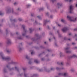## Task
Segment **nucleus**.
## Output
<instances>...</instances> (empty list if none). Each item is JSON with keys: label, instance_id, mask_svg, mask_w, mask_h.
Wrapping results in <instances>:
<instances>
[{"label": "nucleus", "instance_id": "f257e3e1", "mask_svg": "<svg viewBox=\"0 0 77 77\" xmlns=\"http://www.w3.org/2000/svg\"><path fill=\"white\" fill-rule=\"evenodd\" d=\"M0 56L2 57L3 60H6V61H9L11 60V58L9 56L5 57L3 52L0 53Z\"/></svg>", "mask_w": 77, "mask_h": 77}, {"label": "nucleus", "instance_id": "f03ea898", "mask_svg": "<svg viewBox=\"0 0 77 77\" xmlns=\"http://www.w3.org/2000/svg\"><path fill=\"white\" fill-rule=\"evenodd\" d=\"M14 63V62L11 61V62L8 63V65L6 66L7 68H8L9 71H12V70H14V67H12V68H11L9 66L10 65H11V64H13Z\"/></svg>", "mask_w": 77, "mask_h": 77}, {"label": "nucleus", "instance_id": "7ed1b4c3", "mask_svg": "<svg viewBox=\"0 0 77 77\" xmlns=\"http://www.w3.org/2000/svg\"><path fill=\"white\" fill-rule=\"evenodd\" d=\"M67 18L69 20L71 21H73V22H75L77 21V17L76 18H74L72 17H70L69 16H67Z\"/></svg>", "mask_w": 77, "mask_h": 77}, {"label": "nucleus", "instance_id": "20e7f679", "mask_svg": "<svg viewBox=\"0 0 77 77\" xmlns=\"http://www.w3.org/2000/svg\"><path fill=\"white\" fill-rule=\"evenodd\" d=\"M39 71V72H43V71H44L45 72H50V71L49 70H48L47 69V68L45 67H44V70H43L42 69H40L38 70Z\"/></svg>", "mask_w": 77, "mask_h": 77}, {"label": "nucleus", "instance_id": "39448f33", "mask_svg": "<svg viewBox=\"0 0 77 77\" xmlns=\"http://www.w3.org/2000/svg\"><path fill=\"white\" fill-rule=\"evenodd\" d=\"M59 75H63L64 77H67L68 76V73H60L58 74Z\"/></svg>", "mask_w": 77, "mask_h": 77}, {"label": "nucleus", "instance_id": "423d86ee", "mask_svg": "<svg viewBox=\"0 0 77 77\" xmlns=\"http://www.w3.org/2000/svg\"><path fill=\"white\" fill-rule=\"evenodd\" d=\"M22 27H23V29L25 32V33H22V35L23 36H25V35H26V32H27V30H26V29H25V26L24 25H23L22 26Z\"/></svg>", "mask_w": 77, "mask_h": 77}, {"label": "nucleus", "instance_id": "0eeeda50", "mask_svg": "<svg viewBox=\"0 0 77 77\" xmlns=\"http://www.w3.org/2000/svg\"><path fill=\"white\" fill-rule=\"evenodd\" d=\"M65 50L66 53H71V51L69 50V48H65Z\"/></svg>", "mask_w": 77, "mask_h": 77}, {"label": "nucleus", "instance_id": "6e6552de", "mask_svg": "<svg viewBox=\"0 0 77 77\" xmlns=\"http://www.w3.org/2000/svg\"><path fill=\"white\" fill-rule=\"evenodd\" d=\"M72 7H73V6H72V5H71L70 6L69 13H70V14H72V13H73V8H72Z\"/></svg>", "mask_w": 77, "mask_h": 77}, {"label": "nucleus", "instance_id": "1a4fd4ad", "mask_svg": "<svg viewBox=\"0 0 77 77\" xmlns=\"http://www.w3.org/2000/svg\"><path fill=\"white\" fill-rule=\"evenodd\" d=\"M23 70L24 71V77H27V75H28L27 74V73H26V72H25L26 70V69L25 68H23Z\"/></svg>", "mask_w": 77, "mask_h": 77}, {"label": "nucleus", "instance_id": "9d476101", "mask_svg": "<svg viewBox=\"0 0 77 77\" xmlns=\"http://www.w3.org/2000/svg\"><path fill=\"white\" fill-rule=\"evenodd\" d=\"M6 50L7 51V53L8 54H9V53H11L12 51H11V49H9V48H6Z\"/></svg>", "mask_w": 77, "mask_h": 77}, {"label": "nucleus", "instance_id": "9b49d317", "mask_svg": "<svg viewBox=\"0 0 77 77\" xmlns=\"http://www.w3.org/2000/svg\"><path fill=\"white\" fill-rule=\"evenodd\" d=\"M73 57H74V58H77V55H75V54H73V55L70 56L69 57V59H71V58H73Z\"/></svg>", "mask_w": 77, "mask_h": 77}, {"label": "nucleus", "instance_id": "f8f14e48", "mask_svg": "<svg viewBox=\"0 0 77 77\" xmlns=\"http://www.w3.org/2000/svg\"><path fill=\"white\" fill-rule=\"evenodd\" d=\"M68 30V28L66 27H64L62 29V31L65 33L66 31Z\"/></svg>", "mask_w": 77, "mask_h": 77}, {"label": "nucleus", "instance_id": "ddd939ff", "mask_svg": "<svg viewBox=\"0 0 77 77\" xmlns=\"http://www.w3.org/2000/svg\"><path fill=\"white\" fill-rule=\"evenodd\" d=\"M7 44H11V41L10 39H8L7 41L6 42Z\"/></svg>", "mask_w": 77, "mask_h": 77}, {"label": "nucleus", "instance_id": "4468645a", "mask_svg": "<svg viewBox=\"0 0 77 77\" xmlns=\"http://www.w3.org/2000/svg\"><path fill=\"white\" fill-rule=\"evenodd\" d=\"M62 5V4L61 3H58L57 4V6H58V9H59V7H60V6H61Z\"/></svg>", "mask_w": 77, "mask_h": 77}, {"label": "nucleus", "instance_id": "2eb2a0df", "mask_svg": "<svg viewBox=\"0 0 77 77\" xmlns=\"http://www.w3.org/2000/svg\"><path fill=\"white\" fill-rule=\"evenodd\" d=\"M29 33H32L33 31V29H32V28H30L29 29Z\"/></svg>", "mask_w": 77, "mask_h": 77}, {"label": "nucleus", "instance_id": "dca6fc26", "mask_svg": "<svg viewBox=\"0 0 77 77\" xmlns=\"http://www.w3.org/2000/svg\"><path fill=\"white\" fill-rule=\"evenodd\" d=\"M57 64H58V65H64V63L63 62L59 63L58 62H57Z\"/></svg>", "mask_w": 77, "mask_h": 77}, {"label": "nucleus", "instance_id": "f3484780", "mask_svg": "<svg viewBox=\"0 0 77 77\" xmlns=\"http://www.w3.org/2000/svg\"><path fill=\"white\" fill-rule=\"evenodd\" d=\"M56 69L57 70H61V69H64V68L63 67H62V68H60L59 67H57L56 68Z\"/></svg>", "mask_w": 77, "mask_h": 77}, {"label": "nucleus", "instance_id": "a211bd4d", "mask_svg": "<svg viewBox=\"0 0 77 77\" xmlns=\"http://www.w3.org/2000/svg\"><path fill=\"white\" fill-rule=\"evenodd\" d=\"M18 48L19 49V51H22V48H21V47H20V46H19L18 47Z\"/></svg>", "mask_w": 77, "mask_h": 77}, {"label": "nucleus", "instance_id": "6ab92c4d", "mask_svg": "<svg viewBox=\"0 0 77 77\" xmlns=\"http://www.w3.org/2000/svg\"><path fill=\"white\" fill-rule=\"evenodd\" d=\"M17 38L18 39H23V38L21 37V36H18L17 37Z\"/></svg>", "mask_w": 77, "mask_h": 77}, {"label": "nucleus", "instance_id": "aec40b11", "mask_svg": "<svg viewBox=\"0 0 77 77\" xmlns=\"http://www.w3.org/2000/svg\"><path fill=\"white\" fill-rule=\"evenodd\" d=\"M15 68L16 70H17L18 73H20V72L19 71V69H18V68H17V67H15Z\"/></svg>", "mask_w": 77, "mask_h": 77}, {"label": "nucleus", "instance_id": "412c9836", "mask_svg": "<svg viewBox=\"0 0 77 77\" xmlns=\"http://www.w3.org/2000/svg\"><path fill=\"white\" fill-rule=\"evenodd\" d=\"M34 62H35V63H39V62L38 61V60H35Z\"/></svg>", "mask_w": 77, "mask_h": 77}, {"label": "nucleus", "instance_id": "4be33fe9", "mask_svg": "<svg viewBox=\"0 0 77 77\" xmlns=\"http://www.w3.org/2000/svg\"><path fill=\"white\" fill-rule=\"evenodd\" d=\"M34 25H36V24H39L38 23V22L36 21V20H35V23H34Z\"/></svg>", "mask_w": 77, "mask_h": 77}, {"label": "nucleus", "instance_id": "5701e85b", "mask_svg": "<svg viewBox=\"0 0 77 77\" xmlns=\"http://www.w3.org/2000/svg\"><path fill=\"white\" fill-rule=\"evenodd\" d=\"M11 12V8H9L8 10L7 13H10Z\"/></svg>", "mask_w": 77, "mask_h": 77}, {"label": "nucleus", "instance_id": "b1692460", "mask_svg": "<svg viewBox=\"0 0 77 77\" xmlns=\"http://www.w3.org/2000/svg\"><path fill=\"white\" fill-rule=\"evenodd\" d=\"M59 30H58L57 31V32L58 33L59 37H61V35H60V33H59Z\"/></svg>", "mask_w": 77, "mask_h": 77}, {"label": "nucleus", "instance_id": "393cba45", "mask_svg": "<svg viewBox=\"0 0 77 77\" xmlns=\"http://www.w3.org/2000/svg\"><path fill=\"white\" fill-rule=\"evenodd\" d=\"M60 57H62V56H63V53L62 52L60 53Z\"/></svg>", "mask_w": 77, "mask_h": 77}, {"label": "nucleus", "instance_id": "a878e982", "mask_svg": "<svg viewBox=\"0 0 77 77\" xmlns=\"http://www.w3.org/2000/svg\"><path fill=\"white\" fill-rule=\"evenodd\" d=\"M26 59H27V60H29V59H30V57L28 56L27 55L26 56Z\"/></svg>", "mask_w": 77, "mask_h": 77}, {"label": "nucleus", "instance_id": "bb28decb", "mask_svg": "<svg viewBox=\"0 0 77 77\" xmlns=\"http://www.w3.org/2000/svg\"><path fill=\"white\" fill-rule=\"evenodd\" d=\"M48 22H49V21H47V20H46L44 22V24H46L48 23Z\"/></svg>", "mask_w": 77, "mask_h": 77}, {"label": "nucleus", "instance_id": "cd10ccee", "mask_svg": "<svg viewBox=\"0 0 77 77\" xmlns=\"http://www.w3.org/2000/svg\"><path fill=\"white\" fill-rule=\"evenodd\" d=\"M31 5H26V8H30V6Z\"/></svg>", "mask_w": 77, "mask_h": 77}, {"label": "nucleus", "instance_id": "c85d7f7f", "mask_svg": "<svg viewBox=\"0 0 77 77\" xmlns=\"http://www.w3.org/2000/svg\"><path fill=\"white\" fill-rule=\"evenodd\" d=\"M10 21L11 22H12V21H13V22H15V19H14V20H12L11 19Z\"/></svg>", "mask_w": 77, "mask_h": 77}, {"label": "nucleus", "instance_id": "c756f323", "mask_svg": "<svg viewBox=\"0 0 77 77\" xmlns=\"http://www.w3.org/2000/svg\"><path fill=\"white\" fill-rule=\"evenodd\" d=\"M37 17L38 18V19H39V20H41L42 19V18L41 17V16H38Z\"/></svg>", "mask_w": 77, "mask_h": 77}, {"label": "nucleus", "instance_id": "7c9ffc66", "mask_svg": "<svg viewBox=\"0 0 77 77\" xmlns=\"http://www.w3.org/2000/svg\"><path fill=\"white\" fill-rule=\"evenodd\" d=\"M61 21L62 23H64L65 22V20L64 19H62L61 20Z\"/></svg>", "mask_w": 77, "mask_h": 77}, {"label": "nucleus", "instance_id": "2f4dec72", "mask_svg": "<svg viewBox=\"0 0 77 77\" xmlns=\"http://www.w3.org/2000/svg\"><path fill=\"white\" fill-rule=\"evenodd\" d=\"M6 35H8V29H6Z\"/></svg>", "mask_w": 77, "mask_h": 77}, {"label": "nucleus", "instance_id": "473e14b6", "mask_svg": "<svg viewBox=\"0 0 77 77\" xmlns=\"http://www.w3.org/2000/svg\"><path fill=\"white\" fill-rule=\"evenodd\" d=\"M70 71L71 72H74V69H71Z\"/></svg>", "mask_w": 77, "mask_h": 77}, {"label": "nucleus", "instance_id": "72a5a7b5", "mask_svg": "<svg viewBox=\"0 0 77 77\" xmlns=\"http://www.w3.org/2000/svg\"><path fill=\"white\" fill-rule=\"evenodd\" d=\"M32 60V59H29V64H31V63H32V62H31V61H30V60Z\"/></svg>", "mask_w": 77, "mask_h": 77}, {"label": "nucleus", "instance_id": "f704fd0d", "mask_svg": "<svg viewBox=\"0 0 77 77\" xmlns=\"http://www.w3.org/2000/svg\"><path fill=\"white\" fill-rule=\"evenodd\" d=\"M31 17H35V14H34V13L31 14Z\"/></svg>", "mask_w": 77, "mask_h": 77}, {"label": "nucleus", "instance_id": "c9c22d12", "mask_svg": "<svg viewBox=\"0 0 77 77\" xmlns=\"http://www.w3.org/2000/svg\"><path fill=\"white\" fill-rule=\"evenodd\" d=\"M64 40H68V39L66 37H64Z\"/></svg>", "mask_w": 77, "mask_h": 77}, {"label": "nucleus", "instance_id": "e433bc0d", "mask_svg": "<svg viewBox=\"0 0 77 77\" xmlns=\"http://www.w3.org/2000/svg\"><path fill=\"white\" fill-rule=\"evenodd\" d=\"M46 15L48 17L49 16V13L47 12L46 13Z\"/></svg>", "mask_w": 77, "mask_h": 77}, {"label": "nucleus", "instance_id": "4c0bfd02", "mask_svg": "<svg viewBox=\"0 0 77 77\" xmlns=\"http://www.w3.org/2000/svg\"><path fill=\"white\" fill-rule=\"evenodd\" d=\"M44 9L43 8H41L39 9V11H42Z\"/></svg>", "mask_w": 77, "mask_h": 77}, {"label": "nucleus", "instance_id": "58836bf2", "mask_svg": "<svg viewBox=\"0 0 77 77\" xmlns=\"http://www.w3.org/2000/svg\"><path fill=\"white\" fill-rule=\"evenodd\" d=\"M51 0L52 1V3H54V2H56V1L57 0Z\"/></svg>", "mask_w": 77, "mask_h": 77}, {"label": "nucleus", "instance_id": "ea45409f", "mask_svg": "<svg viewBox=\"0 0 77 77\" xmlns=\"http://www.w3.org/2000/svg\"><path fill=\"white\" fill-rule=\"evenodd\" d=\"M3 15V14L2 13V12L0 11V15Z\"/></svg>", "mask_w": 77, "mask_h": 77}, {"label": "nucleus", "instance_id": "a19ab883", "mask_svg": "<svg viewBox=\"0 0 77 77\" xmlns=\"http://www.w3.org/2000/svg\"><path fill=\"white\" fill-rule=\"evenodd\" d=\"M4 72H6V69H4Z\"/></svg>", "mask_w": 77, "mask_h": 77}, {"label": "nucleus", "instance_id": "79ce46f5", "mask_svg": "<svg viewBox=\"0 0 77 77\" xmlns=\"http://www.w3.org/2000/svg\"><path fill=\"white\" fill-rule=\"evenodd\" d=\"M73 49H74V50H75V49H77V47L76 46L75 47H74L73 48Z\"/></svg>", "mask_w": 77, "mask_h": 77}, {"label": "nucleus", "instance_id": "37998d69", "mask_svg": "<svg viewBox=\"0 0 77 77\" xmlns=\"http://www.w3.org/2000/svg\"><path fill=\"white\" fill-rule=\"evenodd\" d=\"M17 10H18V11H21V9H20V8H18L17 9Z\"/></svg>", "mask_w": 77, "mask_h": 77}, {"label": "nucleus", "instance_id": "c03bdc74", "mask_svg": "<svg viewBox=\"0 0 77 77\" xmlns=\"http://www.w3.org/2000/svg\"><path fill=\"white\" fill-rule=\"evenodd\" d=\"M55 45L56 47H57V46H58V45H57V43H55Z\"/></svg>", "mask_w": 77, "mask_h": 77}, {"label": "nucleus", "instance_id": "a18cd8bd", "mask_svg": "<svg viewBox=\"0 0 77 77\" xmlns=\"http://www.w3.org/2000/svg\"><path fill=\"white\" fill-rule=\"evenodd\" d=\"M18 20H19V21H22V19L21 18H19V19H18Z\"/></svg>", "mask_w": 77, "mask_h": 77}, {"label": "nucleus", "instance_id": "49530a36", "mask_svg": "<svg viewBox=\"0 0 77 77\" xmlns=\"http://www.w3.org/2000/svg\"><path fill=\"white\" fill-rule=\"evenodd\" d=\"M70 63H69L67 62L66 63V65H69Z\"/></svg>", "mask_w": 77, "mask_h": 77}, {"label": "nucleus", "instance_id": "de8ad7c7", "mask_svg": "<svg viewBox=\"0 0 77 77\" xmlns=\"http://www.w3.org/2000/svg\"><path fill=\"white\" fill-rule=\"evenodd\" d=\"M35 36H36V37H38L39 36V35H38V34H36L35 35Z\"/></svg>", "mask_w": 77, "mask_h": 77}, {"label": "nucleus", "instance_id": "09e8293b", "mask_svg": "<svg viewBox=\"0 0 77 77\" xmlns=\"http://www.w3.org/2000/svg\"><path fill=\"white\" fill-rule=\"evenodd\" d=\"M53 15H51L50 16L51 18H53Z\"/></svg>", "mask_w": 77, "mask_h": 77}, {"label": "nucleus", "instance_id": "8fccbe9b", "mask_svg": "<svg viewBox=\"0 0 77 77\" xmlns=\"http://www.w3.org/2000/svg\"><path fill=\"white\" fill-rule=\"evenodd\" d=\"M72 45H75V43H72Z\"/></svg>", "mask_w": 77, "mask_h": 77}, {"label": "nucleus", "instance_id": "3c124183", "mask_svg": "<svg viewBox=\"0 0 77 77\" xmlns=\"http://www.w3.org/2000/svg\"><path fill=\"white\" fill-rule=\"evenodd\" d=\"M35 53H34V52H32L31 53V54L32 55H33V54H34Z\"/></svg>", "mask_w": 77, "mask_h": 77}, {"label": "nucleus", "instance_id": "603ef678", "mask_svg": "<svg viewBox=\"0 0 77 77\" xmlns=\"http://www.w3.org/2000/svg\"><path fill=\"white\" fill-rule=\"evenodd\" d=\"M40 48H44L42 46H40Z\"/></svg>", "mask_w": 77, "mask_h": 77}, {"label": "nucleus", "instance_id": "864d4df0", "mask_svg": "<svg viewBox=\"0 0 77 77\" xmlns=\"http://www.w3.org/2000/svg\"><path fill=\"white\" fill-rule=\"evenodd\" d=\"M48 52H50V51H51V49H48Z\"/></svg>", "mask_w": 77, "mask_h": 77}, {"label": "nucleus", "instance_id": "5fc2aeb1", "mask_svg": "<svg viewBox=\"0 0 77 77\" xmlns=\"http://www.w3.org/2000/svg\"><path fill=\"white\" fill-rule=\"evenodd\" d=\"M3 44L2 43H0V47H1V46H2Z\"/></svg>", "mask_w": 77, "mask_h": 77}, {"label": "nucleus", "instance_id": "6e6d98bb", "mask_svg": "<svg viewBox=\"0 0 77 77\" xmlns=\"http://www.w3.org/2000/svg\"><path fill=\"white\" fill-rule=\"evenodd\" d=\"M54 69H53V68H51V71H53V70H54Z\"/></svg>", "mask_w": 77, "mask_h": 77}, {"label": "nucleus", "instance_id": "4d7b16f0", "mask_svg": "<svg viewBox=\"0 0 77 77\" xmlns=\"http://www.w3.org/2000/svg\"><path fill=\"white\" fill-rule=\"evenodd\" d=\"M19 75H20V77L21 76H22L23 75V73H21V74H20Z\"/></svg>", "mask_w": 77, "mask_h": 77}, {"label": "nucleus", "instance_id": "13d9d810", "mask_svg": "<svg viewBox=\"0 0 77 77\" xmlns=\"http://www.w3.org/2000/svg\"><path fill=\"white\" fill-rule=\"evenodd\" d=\"M31 21H34V19H31Z\"/></svg>", "mask_w": 77, "mask_h": 77}, {"label": "nucleus", "instance_id": "bf43d9fd", "mask_svg": "<svg viewBox=\"0 0 77 77\" xmlns=\"http://www.w3.org/2000/svg\"><path fill=\"white\" fill-rule=\"evenodd\" d=\"M73 1V0H69V2H72Z\"/></svg>", "mask_w": 77, "mask_h": 77}, {"label": "nucleus", "instance_id": "052dcab7", "mask_svg": "<svg viewBox=\"0 0 77 77\" xmlns=\"http://www.w3.org/2000/svg\"><path fill=\"white\" fill-rule=\"evenodd\" d=\"M58 26L59 27H61V25L59 24H58Z\"/></svg>", "mask_w": 77, "mask_h": 77}, {"label": "nucleus", "instance_id": "680f3d73", "mask_svg": "<svg viewBox=\"0 0 77 77\" xmlns=\"http://www.w3.org/2000/svg\"><path fill=\"white\" fill-rule=\"evenodd\" d=\"M32 40L33 41H35V38H32Z\"/></svg>", "mask_w": 77, "mask_h": 77}, {"label": "nucleus", "instance_id": "e2e57ef3", "mask_svg": "<svg viewBox=\"0 0 77 77\" xmlns=\"http://www.w3.org/2000/svg\"><path fill=\"white\" fill-rule=\"evenodd\" d=\"M17 2H15L14 3V5H17Z\"/></svg>", "mask_w": 77, "mask_h": 77}, {"label": "nucleus", "instance_id": "0e129e2a", "mask_svg": "<svg viewBox=\"0 0 77 77\" xmlns=\"http://www.w3.org/2000/svg\"><path fill=\"white\" fill-rule=\"evenodd\" d=\"M48 29H50V27L49 26H48Z\"/></svg>", "mask_w": 77, "mask_h": 77}, {"label": "nucleus", "instance_id": "69168bd1", "mask_svg": "<svg viewBox=\"0 0 77 77\" xmlns=\"http://www.w3.org/2000/svg\"><path fill=\"white\" fill-rule=\"evenodd\" d=\"M12 14H14V10H12Z\"/></svg>", "mask_w": 77, "mask_h": 77}, {"label": "nucleus", "instance_id": "338daca9", "mask_svg": "<svg viewBox=\"0 0 77 77\" xmlns=\"http://www.w3.org/2000/svg\"><path fill=\"white\" fill-rule=\"evenodd\" d=\"M75 37H77V34H75Z\"/></svg>", "mask_w": 77, "mask_h": 77}, {"label": "nucleus", "instance_id": "774afa93", "mask_svg": "<svg viewBox=\"0 0 77 77\" xmlns=\"http://www.w3.org/2000/svg\"><path fill=\"white\" fill-rule=\"evenodd\" d=\"M0 32L1 33H2V31L0 29Z\"/></svg>", "mask_w": 77, "mask_h": 77}]
</instances>
